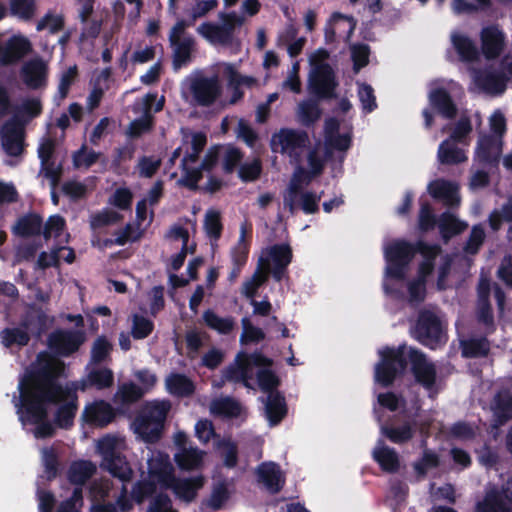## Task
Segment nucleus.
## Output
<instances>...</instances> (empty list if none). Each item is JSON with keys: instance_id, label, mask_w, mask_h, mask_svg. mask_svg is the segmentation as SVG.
I'll return each instance as SVG.
<instances>
[{"instance_id": "nucleus-50", "label": "nucleus", "mask_w": 512, "mask_h": 512, "mask_svg": "<svg viewBox=\"0 0 512 512\" xmlns=\"http://www.w3.org/2000/svg\"><path fill=\"white\" fill-rule=\"evenodd\" d=\"M438 226V219L433 212V208L428 201L421 202L418 215V228L426 233Z\"/></svg>"}, {"instance_id": "nucleus-20", "label": "nucleus", "mask_w": 512, "mask_h": 512, "mask_svg": "<svg viewBox=\"0 0 512 512\" xmlns=\"http://www.w3.org/2000/svg\"><path fill=\"white\" fill-rule=\"evenodd\" d=\"M502 152V140L492 135H482L477 144L476 155L480 163L497 166Z\"/></svg>"}, {"instance_id": "nucleus-8", "label": "nucleus", "mask_w": 512, "mask_h": 512, "mask_svg": "<svg viewBox=\"0 0 512 512\" xmlns=\"http://www.w3.org/2000/svg\"><path fill=\"white\" fill-rule=\"evenodd\" d=\"M407 364L416 381L426 390H432L437 380V369L433 362L429 361L426 354L415 347L406 346Z\"/></svg>"}, {"instance_id": "nucleus-53", "label": "nucleus", "mask_w": 512, "mask_h": 512, "mask_svg": "<svg viewBox=\"0 0 512 512\" xmlns=\"http://www.w3.org/2000/svg\"><path fill=\"white\" fill-rule=\"evenodd\" d=\"M152 126L153 116L149 111V107H146L144 114L130 123L127 133L132 138H138L142 134L150 131Z\"/></svg>"}, {"instance_id": "nucleus-59", "label": "nucleus", "mask_w": 512, "mask_h": 512, "mask_svg": "<svg viewBox=\"0 0 512 512\" xmlns=\"http://www.w3.org/2000/svg\"><path fill=\"white\" fill-rule=\"evenodd\" d=\"M66 228V221L64 217H62L59 214L51 215L44 227L43 231L41 230V233L43 234L44 238L47 240L51 238L52 236L57 238L61 236L64 229Z\"/></svg>"}, {"instance_id": "nucleus-46", "label": "nucleus", "mask_w": 512, "mask_h": 512, "mask_svg": "<svg viewBox=\"0 0 512 512\" xmlns=\"http://www.w3.org/2000/svg\"><path fill=\"white\" fill-rule=\"evenodd\" d=\"M503 222L512 223V197H509L500 209H494L488 216V224L492 231L498 232Z\"/></svg>"}, {"instance_id": "nucleus-13", "label": "nucleus", "mask_w": 512, "mask_h": 512, "mask_svg": "<svg viewBox=\"0 0 512 512\" xmlns=\"http://www.w3.org/2000/svg\"><path fill=\"white\" fill-rule=\"evenodd\" d=\"M19 76L27 89H44L48 84V65L41 57L32 58L21 66Z\"/></svg>"}, {"instance_id": "nucleus-47", "label": "nucleus", "mask_w": 512, "mask_h": 512, "mask_svg": "<svg viewBox=\"0 0 512 512\" xmlns=\"http://www.w3.org/2000/svg\"><path fill=\"white\" fill-rule=\"evenodd\" d=\"M508 80L503 72H488L481 77L480 84L488 92L502 94L506 90Z\"/></svg>"}, {"instance_id": "nucleus-29", "label": "nucleus", "mask_w": 512, "mask_h": 512, "mask_svg": "<svg viewBox=\"0 0 512 512\" xmlns=\"http://www.w3.org/2000/svg\"><path fill=\"white\" fill-rule=\"evenodd\" d=\"M416 243L406 240H395L385 249L386 260H395L409 264L415 256Z\"/></svg>"}, {"instance_id": "nucleus-61", "label": "nucleus", "mask_w": 512, "mask_h": 512, "mask_svg": "<svg viewBox=\"0 0 512 512\" xmlns=\"http://www.w3.org/2000/svg\"><path fill=\"white\" fill-rule=\"evenodd\" d=\"M485 236V231L481 225L473 226L464 246V251L470 255L477 254L484 243Z\"/></svg>"}, {"instance_id": "nucleus-39", "label": "nucleus", "mask_w": 512, "mask_h": 512, "mask_svg": "<svg viewBox=\"0 0 512 512\" xmlns=\"http://www.w3.org/2000/svg\"><path fill=\"white\" fill-rule=\"evenodd\" d=\"M247 224L243 223L240 227V236L236 245L231 249L232 264L244 267L248 260L250 250V239H247Z\"/></svg>"}, {"instance_id": "nucleus-16", "label": "nucleus", "mask_w": 512, "mask_h": 512, "mask_svg": "<svg viewBox=\"0 0 512 512\" xmlns=\"http://www.w3.org/2000/svg\"><path fill=\"white\" fill-rule=\"evenodd\" d=\"M480 41L482 54L487 60L498 58L505 47V35L496 25L482 28Z\"/></svg>"}, {"instance_id": "nucleus-55", "label": "nucleus", "mask_w": 512, "mask_h": 512, "mask_svg": "<svg viewBox=\"0 0 512 512\" xmlns=\"http://www.w3.org/2000/svg\"><path fill=\"white\" fill-rule=\"evenodd\" d=\"M154 329V323L152 320L139 315L134 314L132 319L131 334L134 339L140 340L147 338Z\"/></svg>"}, {"instance_id": "nucleus-45", "label": "nucleus", "mask_w": 512, "mask_h": 512, "mask_svg": "<svg viewBox=\"0 0 512 512\" xmlns=\"http://www.w3.org/2000/svg\"><path fill=\"white\" fill-rule=\"evenodd\" d=\"M175 462L182 470L198 469L203 463V453L196 449H183L175 455Z\"/></svg>"}, {"instance_id": "nucleus-51", "label": "nucleus", "mask_w": 512, "mask_h": 512, "mask_svg": "<svg viewBox=\"0 0 512 512\" xmlns=\"http://www.w3.org/2000/svg\"><path fill=\"white\" fill-rule=\"evenodd\" d=\"M144 390L134 382L123 383L117 393L120 402L125 405L138 402L144 396Z\"/></svg>"}, {"instance_id": "nucleus-27", "label": "nucleus", "mask_w": 512, "mask_h": 512, "mask_svg": "<svg viewBox=\"0 0 512 512\" xmlns=\"http://www.w3.org/2000/svg\"><path fill=\"white\" fill-rule=\"evenodd\" d=\"M437 158L442 165H457L467 160L463 149L457 146L451 139L443 140L437 151Z\"/></svg>"}, {"instance_id": "nucleus-30", "label": "nucleus", "mask_w": 512, "mask_h": 512, "mask_svg": "<svg viewBox=\"0 0 512 512\" xmlns=\"http://www.w3.org/2000/svg\"><path fill=\"white\" fill-rule=\"evenodd\" d=\"M451 41L459 58L463 62H474L479 58V50L475 42L466 35L454 33Z\"/></svg>"}, {"instance_id": "nucleus-22", "label": "nucleus", "mask_w": 512, "mask_h": 512, "mask_svg": "<svg viewBox=\"0 0 512 512\" xmlns=\"http://www.w3.org/2000/svg\"><path fill=\"white\" fill-rule=\"evenodd\" d=\"M475 512H512V506L502 489L492 488L476 504Z\"/></svg>"}, {"instance_id": "nucleus-58", "label": "nucleus", "mask_w": 512, "mask_h": 512, "mask_svg": "<svg viewBox=\"0 0 512 512\" xmlns=\"http://www.w3.org/2000/svg\"><path fill=\"white\" fill-rule=\"evenodd\" d=\"M218 448L221 449L223 464L227 468H234L238 463V447L229 439L219 441Z\"/></svg>"}, {"instance_id": "nucleus-33", "label": "nucleus", "mask_w": 512, "mask_h": 512, "mask_svg": "<svg viewBox=\"0 0 512 512\" xmlns=\"http://www.w3.org/2000/svg\"><path fill=\"white\" fill-rule=\"evenodd\" d=\"M101 467L122 482H129L133 475V471L125 456H122L120 453L114 455L112 460H103Z\"/></svg>"}, {"instance_id": "nucleus-44", "label": "nucleus", "mask_w": 512, "mask_h": 512, "mask_svg": "<svg viewBox=\"0 0 512 512\" xmlns=\"http://www.w3.org/2000/svg\"><path fill=\"white\" fill-rule=\"evenodd\" d=\"M0 337L2 344L5 347L10 348L13 345H18L20 347L28 345L32 336L26 329L19 325V327L15 328L3 329L0 333Z\"/></svg>"}, {"instance_id": "nucleus-60", "label": "nucleus", "mask_w": 512, "mask_h": 512, "mask_svg": "<svg viewBox=\"0 0 512 512\" xmlns=\"http://www.w3.org/2000/svg\"><path fill=\"white\" fill-rule=\"evenodd\" d=\"M257 382L262 391L268 395L279 392L277 386L279 385V378L269 369H262L257 373Z\"/></svg>"}, {"instance_id": "nucleus-18", "label": "nucleus", "mask_w": 512, "mask_h": 512, "mask_svg": "<svg viewBox=\"0 0 512 512\" xmlns=\"http://www.w3.org/2000/svg\"><path fill=\"white\" fill-rule=\"evenodd\" d=\"M32 50L31 42L23 36H13L0 49V64L8 66L18 63Z\"/></svg>"}, {"instance_id": "nucleus-4", "label": "nucleus", "mask_w": 512, "mask_h": 512, "mask_svg": "<svg viewBox=\"0 0 512 512\" xmlns=\"http://www.w3.org/2000/svg\"><path fill=\"white\" fill-rule=\"evenodd\" d=\"M379 354L380 361L375 365L374 377L378 384L387 388L393 385L397 377L406 372V345L385 347Z\"/></svg>"}, {"instance_id": "nucleus-34", "label": "nucleus", "mask_w": 512, "mask_h": 512, "mask_svg": "<svg viewBox=\"0 0 512 512\" xmlns=\"http://www.w3.org/2000/svg\"><path fill=\"white\" fill-rule=\"evenodd\" d=\"M461 353L467 359L487 357L490 353V342L485 336L463 340Z\"/></svg>"}, {"instance_id": "nucleus-19", "label": "nucleus", "mask_w": 512, "mask_h": 512, "mask_svg": "<svg viewBox=\"0 0 512 512\" xmlns=\"http://www.w3.org/2000/svg\"><path fill=\"white\" fill-rule=\"evenodd\" d=\"M256 473L258 481L263 483L269 493L277 494L283 489L286 480L279 464L272 461L263 462L258 466Z\"/></svg>"}, {"instance_id": "nucleus-56", "label": "nucleus", "mask_w": 512, "mask_h": 512, "mask_svg": "<svg viewBox=\"0 0 512 512\" xmlns=\"http://www.w3.org/2000/svg\"><path fill=\"white\" fill-rule=\"evenodd\" d=\"M353 70L359 72L369 63L370 47L364 43H356L350 47Z\"/></svg>"}, {"instance_id": "nucleus-52", "label": "nucleus", "mask_w": 512, "mask_h": 512, "mask_svg": "<svg viewBox=\"0 0 512 512\" xmlns=\"http://www.w3.org/2000/svg\"><path fill=\"white\" fill-rule=\"evenodd\" d=\"M182 176L176 182L179 187L187 188L190 191H198L201 189L198 183L203 178V171L198 167L186 168L182 170Z\"/></svg>"}, {"instance_id": "nucleus-23", "label": "nucleus", "mask_w": 512, "mask_h": 512, "mask_svg": "<svg viewBox=\"0 0 512 512\" xmlns=\"http://www.w3.org/2000/svg\"><path fill=\"white\" fill-rule=\"evenodd\" d=\"M372 457L378 463L381 470L386 473H396L400 468L398 453L394 448L386 446L383 440H378L377 446L372 452Z\"/></svg>"}, {"instance_id": "nucleus-38", "label": "nucleus", "mask_w": 512, "mask_h": 512, "mask_svg": "<svg viewBox=\"0 0 512 512\" xmlns=\"http://www.w3.org/2000/svg\"><path fill=\"white\" fill-rule=\"evenodd\" d=\"M210 411L215 416L237 418L241 414V405L231 397H223L212 401Z\"/></svg>"}, {"instance_id": "nucleus-64", "label": "nucleus", "mask_w": 512, "mask_h": 512, "mask_svg": "<svg viewBox=\"0 0 512 512\" xmlns=\"http://www.w3.org/2000/svg\"><path fill=\"white\" fill-rule=\"evenodd\" d=\"M358 97L362 105V109L366 113H371L377 108L374 89L367 83H361L358 89Z\"/></svg>"}, {"instance_id": "nucleus-28", "label": "nucleus", "mask_w": 512, "mask_h": 512, "mask_svg": "<svg viewBox=\"0 0 512 512\" xmlns=\"http://www.w3.org/2000/svg\"><path fill=\"white\" fill-rule=\"evenodd\" d=\"M166 388L171 395L176 397H190L196 389L194 382L181 373H171L166 378Z\"/></svg>"}, {"instance_id": "nucleus-35", "label": "nucleus", "mask_w": 512, "mask_h": 512, "mask_svg": "<svg viewBox=\"0 0 512 512\" xmlns=\"http://www.w3.org/2000/svg\"><path fill=\"white\" fill-rule=\"evenodd\" d=\"M381 433L392 443L404 444L414 437L415 429L410 422L406 421L397 427L384 424L381 426Z\"/></svg>"}, {"instance_id": "nucleus-37", "label": "nucleus", "mask_w": 512, "mask_h": 512, "mask_svg": "<svg viewBox=\"0 0 512 512\" xmlns=\"http://www.w3.org/2000/svg\"><path fill=\"white\" fill-rule=\"evenodd\" d=\"M203 477L196 476L191 478L179 479L174 484L173 492L182 500L191 502L197 495V491L203 486Z\"/></svg>"}, {"instance_id": "nucleus-12", "label": "nucleus", "mask_w": 512, "mask_h": 512, "mask_svg": "<svg viewBox=\"0 0 512 512\" xmlns=\"http://www.w3.org/2000/svg\"><path fill=\"white\" fill-rule=\"evenodd\" d=\"M53 322L54 317H50L42 307L35 303L28 304L20 318V326L36 340L41 339Z\"/></svg>"}, {"instance_id": "nucleus-26", "label": "nucleus", "mask_w": 512, "mask_h": 512, "mask_svg": "<svg viewBox=\"0 0 512 512\" xmlns=\"http://www.w3.org/2000/svg\"><path fill=\"white\" fill-rule=\"evenodd\" d=\"M265 412L271 426L278 425L286 417L288 408L281 392L268 395Z\"/></svg>"}, {"instance_id": "nucleus-41", "label": "nucleus", "mask_w": 512, "mask_h": 512, "mask_svg": "<svg viewBox=\"0 0 512 512\" xmlns=\"http://www.w3.org/2000/svg\"><path fill=\"white\" fill-rule=\"evenodd\" d=\"M194 46L192 37H185L181 42L171 45L173 48L172 63L175 70L180 69L191 60V53Z\"/></svg>"}, {"instance_id": "nucleus-49", "label": "nucleus", "mask_w": 512, "mask_h": 512, "mask_svg": "<svg viewBox=\"0 0 512 512\" xmlns=\"http://www.w3.org/2000/svg\"><path fill=\"white\" fill-rule=\"evenodd\" d=\"M204 230L208 238L213 241H218L223 232V224L221 222L220 212L216 210H209L204 219Z\"/></svg>"}, {"instance_id": "nucleus-62", "label": "nucleus", "mask_w": 512, "mask_h": 512, "mask_svg": "<svg viewBox=\"0 0 512 512\" xmlns=\"http://www.w3.org/2000/svg\"><path fill=\"white\" fill-rule=\"evenodd\" d=\"M156 491V485L149 480H138L132 487L131 496L137 504H141L146 498Z\"/></svg>"}, {"instance_id": "nucleus-1", "label": "nucleus", "mask_w": 512, "mask_h": 512, "mask_svg": "<svg viewBox=\"0 0 512 512\" xmlns=\"http://www.w3.org/2000/svg\"><path fill=\"white\" fill-rule=\"evenodd\" d=\"M170 408L169 401H156L145 405L132 422L134 433L145 443H157L162 437Z\"/></svg>"}, {"instance_id": "nucleus-2", "label": "nucleus", "mask_w": 512, "mask_h": 512, "mask_svg": "<svg viewBox=\"0 0 512 512\" xmlns=\"http://www.w3.org/2000/svg\"><path fill=\"white\" fill-rule=\"evenodd\" d=\"M36 361L38 368L33 374L34 383L28 390L21 395H42L48 399H53L55 394L61 392L63 384L58 380L61 367L53 358V354L47 351H41L37 354Z\"/></svg>"}, {"instance_id": "nucleus-24", "label": "nucleus", "mask_w": 512, "mask_h": 512, "mask_svg": "<svg viewBox=\"0 0 512 512\" xmlns=\"http://www.w3.org/2000/svg\"><path fill=\"white\" fill-rule=\"evenodd\" d=\"M43 107L39 98H26L14 110L13 117L9 120L25 127L31 120L42 114Z\"/></svg>"}, {"instance_id": "nucleus-5", "label": "nucleus", "mask_w": 512, "mask_h": 512, "mask_svg": "<svg viewBox=\"0 0 512 512\" xmlns=\"http://www.w3.org/2000/svg\"><path fill=\"white\" fill-rule=\"evenodd\" d=\"M412 337L423 346L437 348L446 342L441 319L431 310L419 311L415 324L411 328Z\"/></svg>"}, {"instance_id": "nucleus-25", "label": "nucleus", "mask_w": 512, "mask_h": 512, "mask_svg": "<svg viewBox=\"0 0 512 512\" xmlns=\"http://www.w3.org/2000/svg\"><path fill=\"white\" fill-rule=\"evenodd\" d=\"M42 227V217L36 213H28L17 219L12 231L19 237L28 238L40 235Z\"/></svg>"}, {"instance_id": "nucleus-40", "label": "nucleus", "mask_w": 512, "mask_h": 512, "mask_svg": "<svg viewBox=\"0 0 512 512\" xmlns=\"http://www.w3.org/2000/svg\"><path fill=\"white\" fill-rule=\"evenodd\" d=\"M87 384L97 390L110 388L114 384L113 371L107 367L94 368L87 374V383L85 382V385L87 386Z\"/></svg>"}, {"instance_id": "nucleus-17", "label": "nucleus", "mask_w": 512, "mask_h": 512, "mask_svg": "<svg viewBox=\"0 0 512 512\" xmlns=\"http://www.w3.org/2000/svg\"><path fill=\"white\" fill-rule=\"evenodd\" d=\"M2 147L7 155L20 156L24 151V127L18 123L7 121L1 131Z\"/></svg>"}, {"instance_id": "nucleus-21", "label": "nucleus", "mask_w": 512, "mask_h": 512, "mask_svg": "<svg viewBox=\"0 0 512 512\" xmlns=\"http://www.w3.org/2000/svg\"><path fill=\"white\" fill-rule=\"evenodd\" d=\"M432 109L444 119L452 120L457 116L458 109L450 93L442 87L432 90L429 94Z\"/></svg>"}, {"instance_id": "nucleus-10", "label": "nucleus", "mask_w": 512, "mask_h": 512, "mask_svg": "<svg viewBox=\"0 0 512 512\" xmlns=\"http://www.w3.org/2000/svg\"><path fill=\"white\" fill-rule=\"evenodd\" d=\"M338 81L332 67L327 63L317 65L310 74L308 81L309 92L319 100L337 97Z\"/></svg>"}, {"instance_id": "nucleus-9", "label": "nucleus", "mask_w": 512, "mask_h": 512, "mask_svg": "<svg viewBox=\"0 0 512 512\" xmlns=\"http://www.w3.org/2000/svg\"><path fill=\"white\" fill-rule=\"evenodd\" d=\"M21 402L28 421L36 425L37 438H49L55 434V429L48 421V407L36 395H21Z\"/></svg>"}, {"instance_id": "nucleus-57", "label": "nucleus", "mask_w": 512, "mask_h": 512, "mask_svg": "<svg viewBox=\"0 0 512 512\" xmlns=\"http://www.w3.org/2000/svg\"><path fill=\"white\" fill-rule=\"evenodd\" d=\"M122 219L121 214L116 211L105 209L91 216L90 226L92 229H99L115 224Z\"/></svg>"}, {"instance_id": "nucleus-43", "label": "nucleus", "mask_w": 512, "mask_h": 512, "mask_svg": "<svg viewBox=\"0 0 512 512\" xmlns=\"http://www.w3.org/2000/svg\"><path fill=\"white\" fill-rule=\"evenodd\" d=\"M197 31L205 39L213 44L231 45L232 42L225 34L220 24L212 22H204L198 28Z\"/></svg>"}, {"instance_id": "nucleus-42", "label": "nucleus", "mask_w": 512, "mask_h": 512, "mask_svg": "<svg viewBox=\"0 0 512 512\" xmlns=\"http://www.w3.org/2000/svg\"><path fill=\"white\" fill-rule=\"evenodd\" d=\"M112 350L113 345L108 338L104 335L98 336L92 343L89 364H102L110 357Z\"/></svg>"}, {"instance_id": "nucleus-3", "label": "nucleus", "mask_w": 512, "mask_h": 512, "mask_svg": "<svg viewBox=\"0 0 512 512\" xmlns=\"http://www.w3.org/2000/svg\"><path fill=\"white\" fill-rule=\"evenodd\" d=\"M86 389L85 383L82 386L78 382L67 383L62 386L61 392L55 394L53 399L38 395L41 402L48 407L49 404L59 405L54 413V424L60 428L69 430L74 426V420L78 412L79 401L77 391Z\"/></svg>"}, {"instance_id": "nucleus-54", "label": "nucleus", "mask_w": 512, "mask_h": 512, "mask_svg": "<svg viewBox=\"0 0 512 512\" xmlns=\"http://www.w3.org/2000/svg\"><path fill=\"white\" fill-rule=\"evenodd\" d=\"M243 332L240 336L242 344L259 343L265 339L264 331L254 326L248 317H243L241 320Z\"/></svg>"}, {"instance_id": "nucleus-7", "label": "nucleus", "mask_w": 512, "mask_h": 512, "mask_svg": "<svg viewBox=\"0 0 512 512\" xmlns=\"http://www.w3.org/2000/svg\"><path fill=\"white\" fill-rule=\"evenodd\" d=\"M86 340L82 330L58 328L47 337L49 351L57 357H70L76 353Z\"/></svg>"}, {"instance_id": "nucleus-31", "label": "nucleus", "mask_w": 512, "mask_h": 512, "mask_svg": "<svg viewBox=\"0 0 512 512\" xmlns=\"http://www.w3.org/2000/svg\"><path fill=\"white\" fill-rule=\"evenodd\" d=\"M96 471V466L88 460L73 462L67 472V478L71 484L83 486Z\"/></svg>"}, {"instance_id": "nucleus-63", "label": "nucleus", "mask_w": 512, "mask_h": 512, "mask_svg": "<svg viewBox=\"0 0 512 512\" xmlns=\"http://www.w3.org/2000/svg\"><path fill=\"white\" fill-rule=\"evenodd\" d=\"M439 464L440 460L436 453L430 450H424L421 459L414 463V470L417 475L425 476L429 469L437 468Z\"/></svg>"}, {"instance_id": "nucleus-6", "label": "nucleus", "mask_w": 512, "mask_h": 512, "mask_svg": "<svg viewBox=\"0 0 512 512\" xmlns=\"http://www.w3.org/2000/svg\"><path fill=\"white\" fill-rule=\"evenodd\" d=\"M309 144V136L306 131L282 128L273 134L271 149L274 152L287 154L295 162H298L304 148Z\"/></svg>"}, {"instance_id": "nucleus-15", "label": "nucleus", "mask_w": 512, "mask_h": 512, "mask_svg": "<svg viewBox=\"0 0 512 512\" xmlns=\"http://www.w3.org/2000/svg\"><path fill=\"white\" fill-rule=\"evenodd\" d=\"M191 92L198 105H212L221 94V86L217 76L198 77L191 83Z\"/></svg>"}, {"instance_id": "nucleus-11", "label": "nucleus", "mask_w": 512, "mask_h": 512, "mask_svg": "<svg viewBox=\"0 0 512 512\" xmlns=\"http://www.w3.org/2000/svg\"><path fill=\"white\" fill-rule=\"evenodd\" d=\"M266 257L259 259V264L271 272L275 281L280 282L287 274L288 266L292 262L293 252L289 244H274L266 249Z\"/></svg>"}, {"instance_id": "nucleus-36", "label": "nucleus", "mask_w": 512, "mask_h": 512, "mask_svg": "<svg viewBox=\"0 0 512 512\" xmlns=\"http://www.w3.org/2000/svg\"><path fill=\"white\" fill-rule=\"evenodd\" d=\"M203 321L209 329L222 335L230 334L236 325L233 317H220L211 309L204 311Z\"/></svg>"}, {"instance_id": "nucleus-32", "label": "nucleus", "mask_w": 512, "mask_h": 512, "mask_svg": "<svg viewBox=\"0 0 512 512\" xmlns=\"http://www.w3.org/2000/svg\"><path fill=\"white\" fill-rule=\"evenodd\" d=\"M438 228L441 237L445 241H448L453 236L462 233L467 228V224L457 219L456 216L449 211H445L438 219Z\"/></svg>"}, {"instance_id": "nucleus-48", "label": "nucleus", "mask_w": 512, "mask_h": 512, "mask_svg": "<svg viewBox=\"0 0 512 512\" xmlns=\"http://www.w3.org/2000/svg\"><path fill=\"white\" fill-rule=\"evenodd\" d=\"M428 190L435 199L452 201L457 195L458 187L451 181L436 180L429 184Z\"/></svg>"}, {"instance_id": "nucleus-14", "label": "nucleus", "mask_w": 512, "mask_h": 512, "mask_svg": "<svg viewBox=\"0 0 512 512\" xmlns=\"http://www.w3.org/2000/svg\"><path fill=\"white\" fill-rule=\"evenodd\" d=\"M116 416L117 410L109 402L99 399L84 407L81 419L91 427L105 428L116 419Z\"/></svg>"}]
</instances>
